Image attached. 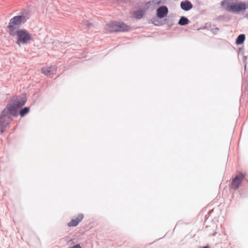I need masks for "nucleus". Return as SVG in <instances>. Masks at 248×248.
<instances>
[{"label":"nucleus","instance_id":"1","mask_svg":"<svg viewBox=\"0 0 248 248\" xmlns=\"http://www.w3.org/2000/svg\"><path fill=\"white\" fill-rule=\"evenodd\" d=\"M25 102L24 99L17 97L14 96L10 99L0 117V130L1 134L12 120L11 117L17 116V109L24 106Z\"/></svg>","mask_w":248,"mask_h":248},{"label":"nucleus","instance_id":"2","mask_svg":"<svg viewBox=\"0 0 248 248\" xmlns=\"http://www.w3.org/2000/svg\"><path fill=\"white\" fill-rule=\"evenodd\" d=\"M221 5L226 10L235 13L244 11L248 8V5L245 2L237 0H225Z\"/></svg>","mask_w":248,"mask_h":248},{"label":"nucleus","instance_id":"3","mask_svg":"<svg viewBox=\"0 0 248 248\" xmlns=\"http://www.w3.org/2000/svg\"><path fill=\"white\" fill-rule=\"evenodd\" d=\"M25 20L23 16H15L10 20L8 25L7 27V31L9 34L13 36H15V33L19 29L18 28L24 23Z\"/></svg>","mask_w":248,"mask_h":248},{"label":"nucleus","instance_id":"4","mask_svg":"<svg viewBox=\"0 0 248 248\" xmlns=\"http://www.w3.org/2000/svg\"><path fill=\"white\" fill-rule=\"evenodd\" d=\"M16 35V44L20 46L21 44H26L32 39V35L25 29H19L15 33Z\"/></svg>","mask_w":248,"mask_h":248},{"label":"nucleus","instance_id":"5","mask_svg":"<svg viewBox=\"0 0 248 248\" xmlns=\"http://www.w3.org/2000/svg\"><path fill=\"white\" fill-rule=\"evenodd\" d=\"M246 174L240 173L237 174L232 180L231 183V187L233 189L236 190L238 188L242 181L244 179Z\"/></svg>","mask_w":248,"mask_h":248},{"label":"nucleus","instance_id":"6","mask_svg":"<svg viewBox=\"0 0 248 248\" xmlns=\"http://www.w3.org/2000/svg\"><path fill=\"white\" fill-rule=\"evenodd\" d=\"M118 21H110L105 26V30L108 32H118Z\"/></svg>","mask_w":248,"mask_h":248},{"label":"nucleus","instance_id":"7","mask_svg":"<svg viewBox=\"0 0 248 248\" xmlns=\"http://www.w3.org/2000/svg\"><path fill=\"white\" fill-rule=\"evenodd\" d=\"M57 71V68L54 66L49 67H44L41 69V72L43 74L47 76L55 74Z\"/></svg>","mask_w":248,"mask_h":248},{"label":"nucleus","instance_id":"8","mask_svg":"<svg viewBox=\"0 0 248 248\" xmlns=\"http://www.w3.org/2000/svg\"><path fill=\"white\" fill-rule=\"evenodd\" d=\"M157 16L159 18H162L166 16L168 13V9L165 6H161L157 9Z\"/></svg>","mask_w":248,"mask_h":248},{"label":"nucleus","instance_id":"9","mask_svg":"<svg viewBox=\"0 0 248 248\" xmlns=\"http://www.w3.org/2000/svg\"><path fill=\"white\" fill-rule=\"evenodd\" d=\"M84 216L82 214H78L76 218L72 219L68 223L69 227L77 226L83 219Z\"/></svg>","mask_w":248,"mask_h":248},{"label":"nucleus","instance_id":"10","mask_svg":"<svg viewBox=\"0 0 248 248\" xmlns=\"http://www.w3.org/2000/svg\"><path fill=\"white\" fill-rule=\"evenodd\" d=\"M131 29L130 26L123 22H118V32L127 31Z\"/></svg>","mask_w":248,"mask_h":248},{"label":"nucleus","instance_id":"11","mask_svg":"<svg viewBox=\"0 0 248 248\" xmlns=\"http://www.w3.org/2000/svg\"><path fill=\"white\" fill-rule=\"evenodd\" d=\"M145 15V12L142 9H139L132 12L133 17L135 18L140 19L142 18Z\"/></svg>","mask_w":248,"mask_h":248},{"label":"nucleus","instance_id":"12","mask_svg":"<svg viewBox=\"0 0 248 248\" xmlns=\"http://www.w3.org/2000/svg\"><path fill=\"white\" fill-rule=\"evenodd\" d=\"M180 6L181 8L185 11L189 10L193 7L192 4L188 0H185L184 1L181 2Z\"/></svg>","mask_w":248,"mask_h":248},{"label":"nucleus","instance_id":"13","mask_svg":"<svg viewBox=\"0 0 248 248\" xmlns=\"http://www.w3.org/2000/svg\"><path fill=\"white\" fill-rule=\"evenodd\" d=\"M150 2L152 9H155L159 5L163 3V0H151Z\"/></svg>","mask_w":248,"mask_h":248},{"label":"nucleus","instance_id":"14","mask_svg":"<svg viewBox=\"0 0 248 248\" xmlns=\"http://www.w3.org/2000/svg\"><path fill=\"white\" fill-rule=\"evenodd\" d=\"M245 39V35L243 34H240L238 36V37L236 39V43L237 45L242 44L244 42Z\"/></svg>","mask_w":248,"mask_h":248},{"label":"nucleus","instance_id":"15","mask_svg":"<svg viewBox=\"0 0 248 248\" xmlns=\"http://www.w3.org/2000/svg\"><path fill=\"white\" fill-rule=\"evenodd\" d=\"M142 10L145 11L148 9H151V5L150 1L144 2L143 4Z\"/></svg>","mask_w":248,"mask_h":248},{"label":"nucleus","instance_id":"16","mask_svg":"<svg viewBox=\"0 0 248 248\" xmlns=\"http://www.w3.org/2000/svg\"><path fill=\"white\" fill-rule=\"evenodd\" d=\"M179 24L181 25H185L188 23V20L187 18L182 16L179 21Z\"/></svg>","mask_w":248,"mask_h":248},{"label":"nucleus","instance_id":"17","mask_svg":"<svg viewBox=\"0 0 248 248\" xmlns=\"http://www.w3.org/2000/svg\"><path fill=\"white\" fill-rule=\"evenodd\" d=\"M29 112V108L27 107H25L24 108L22 109L20 111V115L21 117L24 116L26 114H27Z\"/></svg>","mask_w":248,"mask_h":248},{"label":"nucleus","instance_id":"18","mask_svg":"<svg viewBox=\"0 0 248 248\" xmlns=\"http://www.w3.org/2000/svg\"><path fill=\"white\" fill-rule=\"evenodd\" d=\"M202 248H209L207 246H205V247H203Z\"/></svg>","mask_w":248,"mask_h":248}]
</instances>
